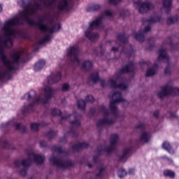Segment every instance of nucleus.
Masks as SVG:
<instances>
[{"label":"nucleus","instance_id":"obj_23","mask_svg":"<svg viewBox=\"0 0 179 179\" xmlns=\"http://www.w3.org/2000/svg\"><path fill=\"white\" fill-rule=\"evenodd\" d=\"M52 40V36L51 34H47L44 38L38 41L37 46L34 48V52H37L38 51V45H43V44H45V43H48Z\"/></svg>","mask_w":179,"mask_h":179},{"label":"nucleus","instance_id":"obj_57","mask_svg":"<svg viewBox=\"0 0 179 179\" xmlns=\"http://www.w3.org/2000/svg\"><path fill=\"white\" fill-rule=\"evenodd\" d=\"M87 166L90 169H92V167H93V166L91 164H88Z\"/></svg>","mask_w":179,"mask_h":179},{"label":"nucleus","instance_id":"obj_58","mask_svg":"<svg viewBox=\"0 0 179 179\" xmlns=\"http://www.w3.org/2000/svg\"><path fill=\"white\" fill-rule=\"evenodd\" d=\"M0 12H2V5L0 4Z\"/></svg>","mask_w":179,"mask_h":179},{"label":"nucleus","instance_id":"obj_24","mask_svg":"<svg viewBox=\"0 0 179 179\" xmlns=\"http://www.w3.org/2000/svg\"><path fill=\"white\" fill-rule=\"evenodd\" d=\"M89 143L87 142L78 143V144H73L71 148L75 152H80L82 149H87Z\"/></svg>","mask_w":179,"mask_h":179},{"label":"nucleus","instance_id":"obj_34","mask_svg":"<svg viewBox=\"0 0 179 179\" xmlns=\"http://www.w3.org/2000/svg\"><path fill=\"white\" fill-rule=\"evenodd\" d=\"M101 6L100 4H94L92 6H89L87 8V12H97V10H100Z\"/></svg>","mask_w":179,"mask_h":179},{"label":"nucleus","instance_id":"obj_54","mask_svg":"<svg viewBox=\"0 0 179 179\" xmlns=\"http://www.w3.org/2000/svg\"><path fill=\"white\" fill-rule=\"evenodd\" d=\"M120 16L121 17H124V16H125V11H124V10L120 11Z\"/></svg>","mask_w":179,"mask_h":179},{"label":"nucleus","instance_id":"obj_25","mask_svg":"<svg viewBox=\"0 0 179 179\" xmlns=\"http://www.w3.org/2000/svg\"><path fill=\"white\" fill-rule=\"evenodd\" d=\"M93 68V63L90 60H84L81 69L87 72V71H92Z\"/></svg>","mask_w":179,"mask_h":179},{"label":"nucleus","instance_id":"obj_10","mask_svg":"<svg viewBox=\"0 0 179 179\" xmlns=\"http://www.w3.org/2000/svg\"><path fill=\"white\" fill-rule=\"evenodd\" d=\"M14 125V128L19 131V132H21V134H26L27 132V127L26 126L23 125L22 123H13L12 121L6 122L4 123H2L0 125V128L3 132H5V134L9 132L10 131V128H12V126Z\"/></svg>","mask_w":179,"mask_h":179},{"label":"nucleus","instance_id":"obj_20","mask_svg":"<svg viewBox=\"0 0 179 179\" xmlns=\"http://www.w3.org/2000/svg\"><path fill=\"white\" fill-rule=\"evenodd\" d=\"M57 9L61 12H68L71 9V0H59Z\"/></svg>","mask_w":179,"mask_h":179},{"label":"nucleus","instance_id":"obj_33","mask_svg":"<svg viewBox=\"0 0 179 179\" xmlns=\"http://www.w3.org/2000/svg\"><path fill=\"white\" fill-rule=\"evenodd\" d=\"M90 80H92L93 83H97L100 80L98 72H94L90 76Z\"/></svg>","mask_w":179,"mask_h":179},{"label":"nucleus","instance_id":"obj_21","mask_svg":"<svg viewBox=\"0 0 179 179\" xmlns=\"http://www.w3.org/2000/svg\"><path fill=\"white\" fill-rule=\"evenodd\" d=\"M62 78V73L60 71H56L48 77V85H55V83H58V82L61 80Z\"/></svg>","mask_w":179,"mask_h":179},{"label":"nucleus","instance_id":"obj_16","mask_svg":"<svg viewBox=\"0 0 179 179\" xmlns=\"http://www.w3.org/2000/svg\"><path fill=\"white\" fill-rule=\"evenodd\" d=\"M30 164H31V159H24L22 162L20 160L14 162V166L16 169H20V166H22L23 169L19 172L20 176H22V177H24L27 174V170L30 167Z\"/></svg>","mask_w":179,"mask_h":179},{"label":"nucleus","instance_id":"obj_41","mask_svg":"<svg viewBox=\"0 0 179 179\" xmlns=\"http://www.w3.org/2000/svg\"><path fill=\"white\" fill-rule=\"evenodd\" d=\"M41 125V123H32L31 124V131H38V128Z\"/></svg>","mask_w":179,"mask_h":179},{"label":"nucleus","instance_id":"obj_18","mask_svg":"<svg viewBox=\"0 0 179 179\" xmlns=\"http://www.w3.org/2000/svg\"><path fill=\"white\" fill-rule=\"evenodd\" d=\"M134 3L135 5H137V6H139L138 12L141 14L146 13L147 12H149V10L155 9V4H153L152 2H143L141 0H138L135 1Z\"/></svg>","mask_w":179,"mask_h":179},{"label":"nucleus","instance_id":"obj_40","mask_svg":"<svg viewBox=\"0 0 179 179\" xmlns=\"http://www.w3.org/2000/svg\"><path fill=\"white\" fill-rule=\"evenodd\" d=\"M117 176L120 178H124V177L127 176V171H125L124 169H120L117 171Z\"/></svg>","mask_w":179,"mask_h":179},{"label":"nucleus","instance_id":"obj_32","mask_svg":"<svg viewBox=\"0 0 179 179\" xmlns=\"http://www.w3.org/2000/svg\"><path fill=\"white\" fill-rule=\"evenodd\" d=\"M165 44H168L172 50H178V45L173 43L171 41V37H168L164 42Z\"/></svg>","mask_w":179,"mask_h":179},{"label":"nucleus","instance_id":"obj_52","mask_svg":"<svg viewBox=\"0 0 179 179\" xmlns=\"http://www.w3.org/2000/svg\"><path fill=\"white\" fill-rule=\"evenodd\" d=\"M100 85H101V87H104V86H106V80H101L100 81Z\"/></svg>","mask_w":179,"mask_h":179},{"label":"nucleus","instance_id":"obj_46","mask_svg":"<svg viewBox=\"0 0 179 179\" xmlns=\"http://www.w3.org/2000/svg\"><path fill=\"white\" fill-rule=\"evenodd\" d=\"M162 159H163V160H166L169 162V163H170V164H171V163H173V159H171V158H169L167 156H163L162 157Z\"/></svg>","mask_w":179,"mask_h":179},{"label":"nucleus","instance_id":"obj_47","mask_svg":"<svg viewBox=\"0 0 179 179\" xmlns=\"http://www.w3.org/2000/svg\"><path fill=\"white\" fill-rule=\"evenodd\" d=\"M39 145H40L41 148H47V142L46 141H40Z\"/></svg>","mask_w":179,"mask_h":179},{"label":"nucleus","instance_id":"obj_51","mask_svg":"<svg viewBox=\"0 0 179 179\" xmlns=\"http://www.w3.org/2000/svg\"><path fill=\"white\" fill-rule=\"evenodd\" d=\"M128 174H130L131 176H134L135 174V169H129Z\"/></svg>","mask_w":179,"mask_h":179},{"label":"nucleus","instance_id":"obj_2","mask_svg":"<svg viewBox=\"0 0 179 179\" xmlns=\"http://www.w3.org/2000/svg\"><path fill=\"white\" fill-rule=\"evenodd\" d=\"M0 37H2L5 34L4 31L1 30ZM13 47V38H11L10 44L7 42L5 44L0 41V80L8 79L10 80L12 79V73H15L19 68L20 62H24L26 58L29 57V53L14 52L11 55V60L8 59V57L5 55L4 48H12Z\"/></svg>","mask_w":179,"mask_h":179},{"label":"nucleus","instance_id":"obj_17","mask_svg":"<svg viewBox=\"0 0 179 179\" xmlns=\"http://www.w3.org/2000/svg\"><path fill=\"white\" fill-rule=\"evenodd\" d=\"M137 131H141V134L140 136V141L143 143H148L150 142V138H152V133L150 131H146V127L143 123H139L136 126Z\"/></svg>","mask_w":179,"mask_h":179},{"label":"nucleus","instance_id":"obj_7","mask_svg":"<svg viewBox=\"0 0 179 179\" xmlns=\"http://www.w3.org/2000/svg\"><path fill=\"white\" fill-rule=\"evenodd\" d=\"M118 134H112L110 136V145L107 146H102L100 145L97 147L95 153L96 155H94L93 157V162L94 163H96L97 160H99V157L101 156L103 153L106 152L107 155H111V152H114L115 150V146L117 143H118Z\"/></svg>","mask_w":179,"mask_h":179},{"label":"nucleus","instance_id":"obj_50","mask_svg":"<svg viewBox=\"0 0 179 179\" xmlns=\"http://www.w3.org/2000/svg\"><path fill=\"white\" fill-rule=\"evenodd\" d=\"M159 115V110H155L153 112V117H155V118H158Z\"/></svg>","mask_w":179,"mask_h":179},{"label":"nucleus","instance_id":"obj_12","mask_svg":"<svg viewBox=\"0 0 179 179\" xmlns=\"http://www.w3.org/2000/svg\"><path fill=\"white\" fill-rule=\"evenodd\" d=\"M50 162L53 164V166H56V167H59V169H71V167L75 166V162L71 159H66L64 162L61 160V159L53 156L50 158Z\"/></svg>","mask_w":179,"mask_h":179},{"label":"nucleus","instance_id":"obj_48","mask_svg":"<svg viewBox=\"0 0 179 179\" xmlns=\"http://www.w3.org/2000/svg\"><path fill=\"white\" fill-rule=\"evenodd\" d=\"M60 143H66V136H64L59 140Z\"/></svg>","mask_w":179,"mask_h":179},{"label":"nucleus","instance_id":"obj_13","mask_svg":"<svg viewBox=\"0 0 179 179\" xmlns=\"http://www.w3.org/2000/svg\"><path fill=\"white\" fill-rule=\"evenodd\" d=\"M170 94L179 96V88L166 85L162 87L161 91L157 93L159 99H164V97H167V96H170Z\"/></svg>","mask_w":179,"mask_h":179},{"label":"nucleus","instance_id":"obj_55","mask_svg":"<svg viewBox=\"0 0 179 179\" xmlns=\"http://www.w3.org/2000/svg\"><path fill=\"white\" fill-rule=\"evenodd\" d=\"M171 118H178V117H177V115H176V113H171Z\"/></svg>","mask_w":179,"mask_h":179},{"label":"nucleus","instance_id":"obj_36","mask_svg":"<svg viewBox=\"0 0 179 179\" xmlns=\"http://www.w3.org/2000/svg\"><path fill=\"white\" fill-rule=\"evenodd\" d=\"M156 75V70L153 68H150L147 70L145 77L149 78L150 76H155Z\"/></svg>","mask_w":179,"mask_h":179},{"label":"nucleus","instance_id":"obj_31","mask_svg":"<svg viewBox=\"0 0 179 179\" xmlns=\"http://www.w3.org/2000/svg\"><path fill=\"white\" fill-rule=\"evenodd\" d=\"M164 177H168V178H176V172L170 169H165L163 171Z\"/></svg>","mask_w":179,"mask_h":179},{"label":"nucleus","instance_id":"obj_27","mask_svg":"<svg viewBox=\"0 0 179 179\" xmlns=\"http://www.w3.org/2000/svg\"><path fill=\"white\" fill-rule=\"evenodd\" d=\"M45 66V60L39 59L34 65V69L35 72H40Z\"/></svg>","mask_w":179,"mask_h":179},{"label":"nucleus","instance_id":"obj_35","mask_svg":"<svg viewBox=\"0 0 179 179\" xmlns=\"http://www.w3.org/2000/svg\"><path fill=\"white\" fill-rule=\"evenodd\" d=\"M77 104L80 110H85V108H86V101L83 99L78 100Z\"/></svg>","mask_w":179,"mask_h":179},{"label":"nucleus","instance_id":"obj_26","mask_svg":"<svg viewBox=\"0 0 179 179\" xmlns=\"http://www.w3.org/2000/svg\"><path fill=\"white\" fill-rule=\"evenodd\" d=\"M171 5H173V0H162V6L164 9H165L166 13H170Z\"/></svg>","mask_w":179,"mask_h":179},{"label":"nucleus","instance_id":"obj_29","mask_svg":"<svg viewBox=\"0 0 179 179\" xmlns=\"http://www.w3.org/2000/svg\"><path fill=\"white\" fill-rule=\"evenodd\" d=\"M162 148L164 150H166L168 153H170V155H174V150L173 149V148H171L170 143L164 141L162 145Z\"/></svg>","mask_w":179,"mask_h":179},{"label":"nucleus","instance_id":"obj_28","mask_svg":"<svg viewBox=\"0 0 179 179\" xmlns=\"http://www.w3.org/2000/svg\"><path fill=\"white\" fill-rule=\"evenodd\" d=\"M51 114L53 117H55V115H60L61 117V120L60 122H62V121H64V120H68V116L64 115L62 116V112H61V110L59 109H57L55 108H52L51 109Z\"/></svg>","mask_w":179,"mask_h":179},{"label":"nucleus","instance_id":"obj_19","mask_svg":"<svg viewBox=\"0 0 179 179\" xmlns=\"http://www.w3.org/2000/svg\"><path fill=\"white\" fill-rule=\"evenodd\" d=\"M134 146L127 147L123 149L121 154H119L117 157L120 162H127V159L131 156L132 152H134Z\"/></svg>","mask_w":179,"mask_h":179},{"label":"nucleus","instance_id":"obj_42","mask_svg":"<svg viewBox=\"0 0 179 179\" xmlns=\"http://www.w3.org/2000/svg\"><path fill=\"white\" fill-rule=\"evenodd\" d=\"M70 85L68 83H64L62 85V92H68L69 90Z\"/></svg>","mask_w":179,"mask_h":179},{"label":"nucleus","instance_id":"obj_11","mask_svg":"<svg viewBox=\"0 0 179 179\" xmlns=\"http://www.w3.org/2000/svg\"><path fill=\"white\" fill-rule=\"evenodd\" d=\"M117 38L118 41L124 44L122 47L121 52L129 57H132L134 54V47H132V45L127 44V43H128V36H125V34H119Z\"/></svg>","mask_w":179,"mask_h":179},{"label":"nucleus","instance_id":"obj_45","mask_svg":"<svg viewBox=\"0 0 179 179\" xmlns=\"http://www.w3.org/2000/svg\"><path fill=\"white\" fill-rule=\"evenodd\" d=\"M121 2V0H109V3L111 5H118Z\"/></svg>","mask_w":179,"mask_h":179},{"label":"nucleus","instance_id":"obj_37","mask_svg":"<svg viewBox=\"0 0 179 179\" xmlns=\"http://www.w3.org/2000/svg\"><path fill=\"white\" fill-rule=\"evenodd\" d=\"M46 136L50 141H51L52 138H55V136H57V131L50 130L46 134Z\"/></svg>","mask_w":179,"mask_h":179},{"label":"nucleus","instance_id":"obj_1","mask_svg":"<svg viewBox=\"0 0 179 179\" xmlns=\"http://www.w3.org/2000/svg\"><path fill=\"white\" fill-rule=\"evenodd\" d=\"M31 2V0H20L18 1V3L21 5L24 10L20 11L18 15L5 21L1 27V31L4 34L0 37V41L3 44L6 45V43L10 44L12 38L22 36L26 37V35L20 29L13 28L14 26H23L24 23H27L29 26L36 27L43 33H50V34L61 30L62 26L59 23L57 24V25H53L52 27H50L48 24H44L45 22L50 24L54 23V18H52V15L50 13L43 15V17L39 19L38 22H36L33 19V16L37 13V10H43L42 3L48 9H54L58 0H34V6Z\"/></svg>","mask_w":179,"mask_h":179},{"label":"nucleus","instance_id":"obj_61","mask_svg":"<svg viewBox=\"0 0 179 179\" xmlns=\"http://www.w3.org/2000/svg\"><path fill=\"white\" fill-rule=\"evenodd\" d=\"M29 179H33V178H29Z\"/></svg>","mask_w":179,"mask_h":179},{"label":"nucleus","instance_id":"obj_43","mask_svg":"<svg viewBox=\"0 0 179 179\" xmlns=\"http://www.w3.org/2000/svg\"><path fill=\"white\" fill-rule=\"evenodd\" d=\"M85 101L87 103H93V101H94V97H93V95H87L85 97Z\"/></svg>","mask_w":179,"mask_h":179},{"label":"nucleus","instance_id":"obj_56","mask_svg":"<svg viewBox=\"0 0 179 179\" xmlns=\"http://www.w3.org/2000/svg\"><path fill=\"white\" fill-rule=\"evenodd\" d=\"M112 51H113V52H118V48L113 47Z\"/></svg>","mask_w":179,"mask_h":179},{"label":"nucleus","instance_id":"obj_22","mask_svg":"<svg viewBox=\"0 0 179 179\" xmlns=\"http://www.w3.org/2000/svg\"><path fill=\"white\" fill-rule=\"evenodd\" d=\"M27 156H28L27 159H29L30 160H31V162H33V159H34V162L36 164H43L45 159L44 157L41 155H34V153L31 152H27Z\"/></svg>","mask_w":179,"mask_h":179},{"label":"nucleus","instance_id":"obj_3","mask_svg":"<svg viewBox=\"0 0 179 179\" xmlns=\"http://www.w3.org/2000/svg\"><path fill=\"white\" fill-rule=\"evenodd\" d=\"M112 100L110 101L109 108L110 113L108 112V109L102 105L99 107V113L103 114V117L100 119L96 123V128L101 132V128L106 127V125H111L117 121L118 117V110L117 109V103H123V107H127L128 106V101L122 98V93L121 92H114L111 95Z\"/></svg>","mask_w":179,"mask_h":179},{"label":"nucleus","instance_id":"obj_8","mask_svg":"<svg viewBox=\"0 0 179 179\" xmlns=\"http://www.w3.org/2000/svg\"><path fill=\"white\" fill-rule=\"evenodd\" d=\"M160 20H162V17L160 15L151 17L150 19L143 18L142 20V23L143 24H147V26L145 27L144 29L140 30L138 33L135 32L134 34V38L135 40H137L140 43H143L145 41V34L150 31L152 29L150 25L157 23V22H160Z\"/></svg>","mask_w":179,"mask_h":179},{"label":"nucleus","instance_id":"obj_14","mask_svg":"<svg viewBox=\"0 0 179 179\" xmlns=\"http://www.w3.org/2000/svg\"><path fill=\"white\" fill-rule=\"evenodd\" d=\"M70 118H73V120H70L69 122L72 126V128L69 131L70 135H72L74 138H77L78 132L73 129L74 127H80V120H82V115L78 112H74L70 115Z\"/></svg>","mask_w":179,"mask_h":179},{"label":"nucleus","instance_id":"obj_5","mask_svg":"<svg viewBox=\"0 0 179 179\" xmlns=\"http://www.w3.org/2000/svg\"><path fill=\"white\" fill-rule=\"evenodd\" d=\"M135 71V64L130 62L126 64L119 72L114 76V79L109 80L108 83L112 89H120V90H127L129 81L127 78H122V75L125 73H133Z\"/></svg>","mask_w":179,"mask_h":179},{"label":"nucleus","instance_id":"obj_4","mask_svg":"<svg viewBox=\"0 0 179 179\" xmlns=\"http://www.w3.org/2000/svg\"><path fill=\"white\" fill-rule=\"evenodd\" d=\"M45 97L43 98L41 96H38L36 91L34 90H30L29 92L24 94L23 97H21V100H28V101H31L28 104H25L21 108L22 114L24 115H29L31 113L36 111V107L38 104H48V102L52 98V94H54V90L50 86H45L44 87Z\"/></svg>","mask_w":179,"mask_h":179},{"label":"nucleus","instance_id":"obj_53","mask_svg":"<svg viewBox=\"0 0 179 179\" xmlns=\"http://www.w3.org/2000/svg\"><path fill=\"white\" fill-rule=\"evenodd\" d=\"M152 69H157V68H159V64H157V63H155L153 65H152Z\"/></svg>","mask_w":179,"mask_h":179},{"label":"nucleus","instance_id":"obj_6","mask_svg":"<svg viewBox=\"0 0 179 179\" xmlns=\"http://www.w3.org/2000/svg\"><path fill=\"white\" fill-rule=\"evenodd\" d=\"M104 16L108 17H111L113 16V12L110 10H106L103 15H101L95 20L91 21L88 24V28L85 31L84 34L86 38H88L90 41H97L100 38V34L97 32L93 31L94 29H99V30L104 29V23H103V20Z\"/></svg>","mask_w":179,"mask_h":179},{"label":"nucleus","instance_id":"obj_39","mask_svg":"<svg viewBox=\"0 0 179 179\" xmlns=\"http://www.w3.org/2000/svg\"><path fill=\"white\" fill-rule=\"evenodd\" d=\"M176 22H178V17H171L167 20L168 24H173V23H176Z\"/></svg>","mask_w":179,"mask_h":179},{"label":"nucleus","instance_id":"obj_44","mask_svg":"<svg viewBox=\"0 0 179 179\" xmlns=\"http://www.w3.org/2000/svg\"><path fill=\"white\" fill-rule=\"evenodd\" d=\"M103 173H104V168H101L99 171V173H96V177H103Z\"/></svg>","mask_w":179,"mask_h":179},{"label":"nucleus","instance_id":"obj_59","mask_svg":"<svg viewBox=\"0 0 179 179\" xmlns=\"http://www.w3.org/2000/svg\"><path fill=\"white\" fill-rule=\"evenodd\" d=\"M145 64H147V65H149L150 62H145Z\"/></svg>","mask_w":179,"mask_h":179},{"label":"nucleus","instance_id":"obj_15","mask_svg":"<svg viewBox=\"0 0 179 179\" xmlns=\"http://www.w3.org/2000/svg\"><path fill=\"white\" fill-rule=\"evenodd\" d=\"M159 56L157 58L158 62H166L167 66L164 69L165 75H170L171 73V70L170 69V59L169 55L166 53V49L161 48L158 50Z\"/></svg>","mask_w":179,"mask_h":179},{"label":"nucleus","instance_id":"obj_38","mask_svg":"<svg viewBox=\"0 0 179 179\" xmlns=\"http://www.w3.org/2000/svg\"><path fill=\"white\" fill-rule=\"evenodd\" d=\"M103 45H101L100 48H96L94 49V54L95 55H99V50H100L101 55H104V49H103Z\"/></svg>","mask_w":179,"mask_h":179},{"label":"nucleus","instance_id":"obj_60","mask_svg":"<svg viewBox=\"0 0 179 179\" xmlns=\"http://www.w3.org/2000/svg\"><path fill=\"white\" fill-rule=\"evenodd\" d=\"M110 96H111L110 94L108 95L109 97H110Z\"/></svg>","mask_w":179,"mask_h":179},{"label":"nucleus","instance_id":"obj_9","mask_svg":"<svg viewBox=\"0 0 179 179\" xmlns=\"http://www.w3.org/2000/svg\"><path fill=\"white\" fill-rule=\"evenodd\" d=\"M79 47L76 45L70 46L66 49V64L71 68L79 66L80 59H79Z\"/></svg>","mask_w":179,"mask_h":179},{"label":"nucleus","instance_id":"obj_30","mask_svg":"<svg viewBox=\"0 0 179 179\" xmlns=\"http://www.w3.org/2000/svg\"><path fill=\"white\" fill-rule=\"evenodd\" d=\"M52 150H53L54 152H57V153H58L59 155H68V151L63 150L61 145L52 146Z\"/></svg>","mask_w":179,"mask_h":179},{"label":"nucleus","instance_id":"obj_49","mask_svg":"<svg viewBox=\"0 0 179 179\" xmlns=\"http://www.w3.org/2000/svg\"><path fill=\"white\" fill-rule=\"evenodd\" d=\"M96 108H91L90 113L91 115H96Z\"/></svg>","mask_w":179,"mask_h":179}]
</instances>
